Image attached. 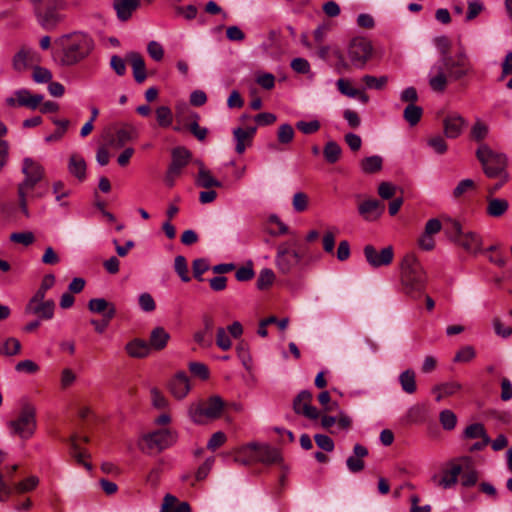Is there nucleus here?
Here are the masks:
<instances>
[{
  "label": "nucleus",
  "instance_id": "obj_1",
  "mask_svg": "<svg viewBox=\"0 0 512 512\" xmlns=\"http://www.w3.org/2000/svg\"><path fill=\"white\" fill-rule=\"evenodd\" d=\"M434 76L429 79V85L433 91L443 92L446 89L448 78L459 80L473 72V65L465 51H460L456 58L451 55L440 57L432 67Z\"/></svg>",
  "mask_w": 512,
  "mask_h": 512
},
{
  "label": "nucleus",
  "instance_id": "obj_2",
  "mask_svg": "<svg viewBox=\"0 0 512 512\" xmlns=\"http://www.w3.org/2000/svg\"><path fill=\"white\" fill-rule=\"evenodd\" d=\"M22 173L24 180L18 184L17 194L19 207L25 217H29L28 200L41 198L44 192L38 191V184L44 176V168L31 158L23 160Z\"/></svg>",
  "mask_w": 512,
  "mask_h": 512
},
{
  "label": "nucleus",
  "instance_id": "obj_3",
  "mask_svg": "<svg viewBox=\"0 0 512 512\" xmlns=\"http://www.w3.org/2000/svg\"><path fill=\"white\" fill-rule=\"evenodd\" d=\"M62 50L61 63L72 66L84 60L92 52L94 42L92 38L82 32L63 35L56 40Z\"/></svg>",
  "mask_w": 512,
  "mask_h": 512
},
{
  "label": "nucleus",
  "instance_id": "obj_4",
  "mask_svg": "<svg viewBox=\"0 0 512 512\" xmlns=\"http://www.w3.org/2000/svg\"><path fill=\"white\" fill-rule=\"evenodd\" d=\"M308 247L298 238H291L277 246L275 265L281 274L297 270L305 261Z\"/></svg>",
  "mask_w": 512,
  "mask_h": 512
},
{
  "label": "nucleus",
  "instance_id": "obj_5",
  "mask_svg": "<svg viewBox=\"0 0 512 512\" xmlns=\"http://www.w3.org/2000/svg\"><path fill=\"white\" fill-rule=\"evenodd\" d=\"M426 274L414 254H407L401 262V284L405 293L413 298L419 297L426 287Z\"/></svg>",
  "mask_w": 512,
  "mask_h": 512
},
{
  "label": "nucleus",
  "instance_id": "obj_6",
  "mask_svg": "<svg viewBox=\"0 0 512 512\" xmlns=\"http://www.w3.org/2000/svg\"><path fill=\"white\" fill-rule=\"evenodd\" d=\"M476 157L488 178H497L498 175L508 173L507 156L504 153L494 151L487 144L482 143L479 145L476 150Z\"/></svg>",
  "mask_w": 512,
  "mask_h": 512
},
{
  "label": "nucleus",
  "instance_id": "obj_7",
  "mask_svg": "<svg viewBox=\"0 0 512 512\" xmlns=\"http://www.w3.org/2000/svg\"><path fill=\"white\" fill-rule=\"evenodd\" d=\"M225 407L220 396L214 395L207 400L192 403L189 406L188 414L196 424H204L207 420L218 419Z\"/></svg>",
  "mask_w": 512,
  "mask_h": 512
},
{
  "label": "nucleus",
  "instance_id": "obj_8",
  "mask_svg": "<svg viewBox=\"0 0 512 512\" xmlns=\"http://www.w3.org/2000/svg\"><path fill=\"white\" fill-rule=\"evenodd\" d=\"M177 441V434L170 429H159L144 434L139 441V448L147 454L160 453Z\"/></svg>",
  "mask_w": 512,
  "mask_h": 512
},
{
  "label": "nucleus",
  "instance_id": "obj_9",
  "mask_svg": "<svg viewBox=\"0 0 512 512\" xmlns=\"http://www.w3.org/2000/svg\"><path fill=\"white\" fill-rule=\"evenodd\" d=\"M8 427L13 435H18L22 439H29L36 430V409L26 403L22 406L18 417L8 422Z\"/></svg>",
  "mask_w": 512,
  "mask_h": 512
},
{
  "label": "nucleus",
  "instance_id": "obj_10",
  "mask_svg": "<svg viewBox=\"0 0 512 512\" xmlns=\"http://www.w3.org/2000/svg\"><path fill=\"white\" fill-rule=\"evenodd\" d=\"M172 161L165 175V183L173 187L175 180L180 176L182 170L188 165L192 157L191 152L185 147H176L171 152Z\"/></svg>",
  "mask_w": 512,
  "mask_h": 512
},
{
  "label": "nucleus",
  "instance_id": "obj_11",
  "mask_svg": "<svg viewBox=\"0 0 512 512\" xmlns=\"http://www.w3.org/2000/svg\"><path fill=\"white\" fill-rule=\"evenodd\" d=\"M38 24L45 30H53L62 21L58 8L40 4V0H29Z\"/></svg>",
  "mask_w": 512,
  "mask_h": 512
},
{
  "label": "nucleus",
  "instance_id": "obj_12",
  "mask_svg": "<svg viewBox=\"0 0 512 512\" xmlns=\"http://www.w3.org/2000/svg\"><path fill=\"white\" fill-rule=\"evenodd\" d=\"M372 50L370 41L356 38L349 45L348 56L355 67L363 68L371 57Z\"/></svg>",
  "mask_w": 512,
  "mask_h": 512
},
{
  "label": "nucleus",
  "instance_id": "obj_13",
  "mask_svg": "<svg viewBox=\"0 0 512 512\" xmlns=\"http://www.w3.org/2000/svg\"><path fill=\"white\" fill-rule=\"evenodd\" d=\"M363 253L368 264L373 268L388 266L394 258L392 246H387L378 251L373 245L368 244L364 247Z\"/></svg>",
  "mask_w": 512,
  "mask_h": 512
},
{
  "label": "nucleus",
  "instance_id": "obj_14",
  "mask_svg": "<svg viewBox=\"0 0 512 512\" xmlns=\"http://www.w3.org/2000/svg\"><path fill=\"white\" fill-rule=\"evenodd\" d=\"M313 395L308 390L300 391L293 400V411L297 415L304 416L310 420L319 418L318 409L312 405Z\"/></svg>",
  "mask_w": 512,
  "mask_h": 512
},
{
  "label": "nucleus",
  "instance_id": "obj_15",
  "mask_svg": "<svg viewBox=\"0 0 512 512\" xmlns=\"http://www.w3.org/2000/svg\"><path fill=\"white\" fill-rule=\"evenodd\" d=\"M44 99L42 94H32L28 89L22 88L14 92V96L6 99L9 107H26L35 110Z\"/></svg>",
  "mask_w": 512,
  "mask_h": 512
},
{
  "label": "nucleus",
  "instance_id": "obj_16",
  "mask_svg": "<svg viewBox=\"0 0 512 512\" xmlns=\"http://www.w3.org/2000/svg\"><path fill=\"white\" fill-rule=\"evenodd\" d=\"M468 122L465 118H463L458 113L448 114L443 119V131L447 138L456 139L458 138L464 128L467 126Z\"/></svg>",
  "mask_w": 512,
  "mask_h": 512
},
{
  "label": "nucleus",
  "instance_id": "obj_17",
  "mask_svg": "<svg viewBox=\"0 0 512 512\" xmlns=\"http://www.w3.org/2000/svg\"><path fill=\"white\" fill-rule=\"evenodd\" d=\"M137 138V129L133 125L126 123L116 130L115 134L108 140V143L114 148H122L128 142Z\"/></svg>",
  "mask_w": 512,
  "mask_h": 512
},
{
  "label": "nucleus",
  "instance_id": "obj_18",
  "mask_svg": "<svg viewBox=\"0 0 512 512\" xmlns=\"http://www.w3.org/2000/svg\"><path fill=\"white\" fill-rule=\"evenodd\" d=\"M55 302L48 299L47 302L27 303L25 313L35 315L41 320H50L54 317Z\"/></svg>",
  "mask_w": 512,
  "mask_h": 512
},
{
  "label": "nucleus",
  "instance_id": "obj_19",
  "mask_svg": "<svg viewBox=\"0 0 512 512\" xmlns=\"http://www.w3.org/2000/svg\"><path fill=\"white\" fill-rule=\"evenodd\" d=\"M384 209V204L377 199L365 200L358 206L359 214L366 221L377 220L383 214Z\"/></svg>",
  "mask_w": 512,
  "mask_h": 512
},
{
  "label": "nucleus",
  "instance_id": "obj_20",
  "mask_svg": "<svg viewBox=\"0 0 512 512\" xmlns=\"http://www.w3.org/2000/svg\"><path fill=\"white\" fill-rule=\"evenodd\" d=\"M203 329L194 333V341L203 348L211 347L213 344L212 331L214 328V319L210 315L202 317Z\"/></svg>",
  "mask_w": 512,
  "mask_h": 512
},
{
  "label": "nucleus",
  "instance_id": "obj_21",
  "mask_svg": "<svg viewBox=\"0 0 512 512\" xmlns=\"http://www.w3.org/2000/svg\"><path fill=\"white\" fill-rule=\"evenodd\" d=\"M169 391L176 399H183L189 393L191 387L189 378L184 372L177 373L169 382Z\"/></svg>",
  "mask_w": 512,
  "mask_h": 512
},
{
  "label": "nucleus",
  "instance_id": "obj_22",
  "mask_svg": "<svg viewBox=\"0 0 512 512\" xmlns=\"http://www.w3.org/2000/svg\"><path fill=\"white\" fill-rule=\"evenodd\" d=\"M282 460V455L277 448L256 444V462L273 465L282 463Z\"/></svg>",
  "mask_w": 512,
  "mask_h": 512
},
{
  "label": "nucleus",
  "instance_id": "obj_23",
  "mask_svg": "<svg viewBox=\"0 0 512 512\" xmlns=\"http://www.w3.org/2000/svg\"><path fill=\"white\" fill-rule=\"evenodd\" d=\"M353 453L352 456L348 457L346 465L350 472L358 473L364 469L363 458L368 455V449L361 444H355Z\"/></svg>",
  "mask_w": 512,
  "mask_h": 512
},
{
  "label": "nucleus",
  "instance_id": "obj_24",
  "mask_svg": "<svg viewBox=\"0 0 512 512\" xmlns=\"http://www.w3.org/2000/svg\"><path fill=\"white\" fill-rule=\"evenodd\" d=\"M127 59L131 64L135 81L138 84H142L147 78L146 65L143 57L137 52H130L127 54Z\"/></svg>",
  "mask_w": 512,
  "mask_h": 512
},
{
  "label": "nucleus",
  "instance_id": "obj_25",
  "mask_svg": "<svg viewBox=\"0 0 512 512\" xmlns=\"http://www.w3.org/2000/svg\"><path fill=\"white\" fill-rule=\"evenodd\" d=\"M456 243L469 253L476 254L481 251L482 238L475 232L462 233Z\"/></svg>",
  "mask_w": 512,
  "mask_h": 512
},
{
  "label": "nucleus",
  "instance_id": "obj_26",
  "mask_svg": "<svg viewBox=\"0 0 512 512\" xmlns=\"http://www.w3.org/2000/svg\"><path fill=\"white\" fill-rule=\"evenodd\" d=\"M140 6V0H114L113 7L120 21H127Z\"/></svg>",
  "mask_w": 512,
  "mask_h": 512
},
{
  "label": "nucleus",
  "instance_id": "obj_27",
  "mask_svg": "<svg viewBox=\"0 0 512 512\" xmlns=\"http://www.w3.org/2000/svg\"><path fill=\"white\" fill-rule=\"evenodd\" d=\"M233 460L240 465L256 463V443H249L236 450Z\"/></svg>",
  "mask_w": 512,
  "mask_h": 512
},
{
  "label": "nucleus",
  "instance_id": "obj_28",
  "mask_svg": "<svg viewBox=\"0 0 512 512\" xmlns=\"http://www.w3.org/2000/svg\"><path fill=\"white\" fill-rule=\"evenodd\" d=\"M486 200V213L490 217L498 218L503 216L508 211L509 203L506 199L486 196Z\"/></svg>",
  "mask_w": 512,
  "mask_h": 512
},
{
  "label": "nucleus",
  "instance_id": "obj_29",
  "mask_svg": "<svg viewBox=\"0 0 512 512\" xmlns=\"http://www.w3.org/2000/svg\"><path fill=\"white\" fill-rule=\"evenodd\" d=\"M169 339L170 335L163 327H156L151 331L149 342L147 343L150 349L160 351L166 347Z\"/></svg>",
  "mask_w": 512,
  "mask_h": 512
},
{
  "label": "nucleus",
  "instance_id": "obj_30",
  "mask_svg": "<svg viewBox=\"0 0 512 512\" xmlns=\"http://www.w3.org/2000/svg\"><path fill=\"white\" fill-rule=\"evenodd\" d=\"M125 350L130 357L144 358L148 356L150 347L145 340L136 338L126 344Z\"/></svg>",
  "mask_w": 512,
  "mask_h": 512
},
{
  "label": "nucleus",
  "instance_id": "obj_31",
  "mask_svg": "<svg viewBox=\"0 0 512 512\" xmlns=\"http://www.w3.org/2000/svg\"><path fill=\"white\" fill-rule=\"evenodd\" d=\"M86 167V162L82 156L77 154H73L70 156L68 170L70 174L75 176L79 181L85 180Z\"/></svg>",
  "mask_w": 512,
  "mask_h": 512
},
{
  "label": "nucleus",
  "instance_id": "obj_32",
  "mask_svg": "<svg viewBox=\"0 0 512 512\" xmlns=\"http://www.w3.org/2000/svg\"><path fill=\"white\" fill-rule=\"evenodd\" d=\"M160 512H191V508L188 502L178 503L175 496L167 494L164 497Z\"/></svg>",
  "mask_w": 512,
  "mask_h": 512
},
{
  "label": "nucleus",
  "instance_id": "obj_33",
  "mask_svg": "<svg viewBox=\"0 0 512 512\" xmlns=\"http://www.w3.org/2000/svg\"><path fill=\"white\" fill-rule=\"evenodd\" d=\"M70 450L71 456L75 458L78 464L83 465L89 471L92 469V465L84 460L89 457V454L86 450L80 448L76 436L70 438Z\"/></svg>",
  "mask_w": 512,
  "mask_h": 512
},
{
  "label": "nucleus",
  "instance_id": "obj_34",
  "mask_svg": "<svg viewBox=\"0 0 512 512\" xmlns=\"http://www.w3.org/2000/svg\"><path fill=\"white\" fill-rule=\"evenodd\" d=\"M462 385L459 382L451 381L442 383L433 388V392H438L436 396V401H441L444 397L452 396L460 391Z\"/></svg>",
  "mask_w": 512,
  "mask_h": 512
},
{
  "label": "nucleus",
  "instance_id": "obj_35",
  "mask_svg": "<svg viewBox=\"0 0 512 512\" xmlns=\"http://www.w3.org/2000/svg\"><path fill=\"white\" fill-rule=\"evenodd\" d=\"M196 184L199 187H203L209 189L211 187H221L222 183L215 179L211 172L207 170L203 164L200 165L198 177L196 179Z\"/></svg>",
  "mask_w": 512,
  "mask_h": 512
},
{
  "label": "nucleus",
  "instance_id": "obj_36",
  "mask_svg": "<svg viewBox=\"0 0 512 512\" xmlns=\"http://www.w3.org/2000/svg\"><path fill=\"white\" fill-rule=\"evenodd\" d=\"M383 159L381 156L373 155L362 159L360 167L366 174H372L382 169Z\"/></svg>",
  "mask_w": 512,
  "mask_h": 512
},
{
  "label": "nucleus",
  "instance_id": "obj_37",
  "mask_svg": "<svg viewBox=\"0 0 512 512\" xmlns=\"http://www.w3.org/2000/svg\"><path fill=\"white\" fill-rule=\"evenodd\" d=\"M399 382L403 391L408 394H413L417 389L415 372L411 369H407L400 374Z\"/></svg>",
  "mask_w": 512,
  "mask_h": 512
},
{
  "label": "nucleus",
  "instance_id": "obj_38",
  "mask_svg": "<svg viewBox=\"0 0 512 512\" xmlns=\"http://www.w3.org/2000/svg\"><path fill=\"white\" fill-rule=\"evenodd\" d=\"M422 115V107L415 104H408L403 111V117L410 126L417 125L420 122Z\"/></svg>",
  "mask_w": 512,
  "mask_h": 512
},
{
  "label": "nucleus",
  "instance_id": "obj_39",
  "mask_svg": "<svg viewBox=\"0 0 512 512\" xmlns=\"http://www.w3.org/2000/svg\"><path fill=\"white\" fill-rule=\"evenodd\" d=\"M341 153L342 149L335 141L327 142L323 149L325 160L330 164L336 163L340 159Z\"/></svg>",
  "mask_w": 512,
  "mask_h": 512
},
{
  "label": "nucleus",
  "instance_id": "obj_40",
  "mask_svg": "<svg viewBox=\"0 0 512 512\" xmlns=\"http://www.w3.org/2000/svg\"><path fill=\"white\" fill-rule=\"evenodd\" d=\"M461 472L462 467L460 465H452L450 469L444 471L440 484L444 488H450L457 483V479Z\"/></svg>",
  "mask_w": 512,
  "mask_h": 512
},
{
  "label": "nucleus",
  "instance_id": "obj_41",
  "mask_svg": "<svg viewBox=\"0 0 512 512\" xmlns=\"http://www.w3.org/2000/svg\"><path fill=\"white\" fill-rule=\"evenodd\" d=\"M174 269L177 275L180 277V279L187 283L191 280V277L189 275V269L187 265V260L184 256L178 255L175 257L174 260Z\"/></svg>",
  "mask_w": 512,
  "mask_h": 512
},
{
  "label": "nucleus",
  "instance_id": "obj_42",
  "mask_svg": "<svg viewBox=\"0 0 512 512\" xmlns=\"http://www.w3.org/2000/svg\"><path fill=\"white\" fill-rule=\"evenodd\" d=\"M465 439H477L489 437L482 423H473L467 426L463 432Z\"/></svg>",
  "mask_w": 512,
  "mask_h": 512
},
{
  "label": "nucleus",
  "instance_id": "obj_43",
  "mask_svg": "<svg viewBox=\"0 0 512 512\" xmlns=\"http://www.w3.org/2000/svg\"><path fill=\"white\" fill-rule=\"evenodd\" d=\"M233 135L236 140L235 151L238 154H243L244 151L246 150V147L252 144V141L246 135V133H244V129L240 127L234 129Z\"/></svg>",
  "mask_w": 512,
  "mask_h": 512
},
{
  "label": "nucleus",
  "instance_id": "obj_44",
  "mask_svg": "<svg viewBox=\"0 0 512 512\" xmlns=\"http://www.w3.org/2000/svg\"><path fill=\"white\" fill-rule=\"evenodd\" d=\"M388 76L364 75L362 81L368 89L382 90L388 83Z\"/></svg>",
  "mask_w": 512,
  "mask_h": 512
},
{
  "label": "nucleus",
  "instance_id": "obj_45",
  "mask_svg": "<svg viewBox=\"0 0 512 512\" xmlns=\"http://www.w3.org/2000/svg\"><path fill=\"white\" fill-rule=\"evenodd\" d=\"M275 280V273L270 268H264L260 271L257 278V288L259 290L267 289L273 284Z\"/></svg>",
  "mask_w": 512,
  "mask_h": 512
},
{
  "label": "nucleus",
  "instance_id": "obj_46",
  "mask_svg": "<svg viewBox=\"0 0 512 512\" xmlns=\"http://www.w3.org/2000/svg\"><path fill=\"white\" fill-rule=\"evenodd\" d=\"M116 315V308L115 306H110V309H108V311H106V313L104 314V318L102 321H98V320H91V324L94 326L95 330L98 332V333H103L108 325H109V322L111 319H113Z\"/></svg>",
  "mask_w": 512,
  "mask_h": 512
},
{
  "label": "nucleus",
  "instance_id": "obj_47",
  "mask_svg": "<svg viewBox=\"0 0 512 512\" xmlns=\"http://www.w3.org/2000/svg\"><path fill=\"white\" fill-rule=\"evenodd\" d=\"M157 122L161 127H168L173 120L172 111L167 106H160L156 109Z\"/></svg>",
  "mask_w": 512,
  "mask_h": 512
},
{
  "label": "nucleus",
  "instance_id": "obj_48",
  "mask_svg": "<svg viewBox=\"0 0 512 512\" xmlns=\"http://www.w3.org/2000/svg\"><path fill=\"white\" fill-rule=\"evenodd\" d=\"M21 343L16 338H8L3 343L0 353L6 356H13L20 352Z\"/></svg>",
  "mask_w": 512,
  "mask_h": 512
},
{
  "label": "nucleus",
  "instance_id": "obj_49",
  "mask_svg": "<svg viewBox=\"0 0 512 512\" xmlns=\"http://www.w3.org/2000/svg\"><path fill=\"white\" fill-rule=\"evenodd\" d=\"M439 421L445 430H453L457 424V417L453 411L446 409L440 413Z\"/></svg>",
  "mask_w": 512,
  "mask_h": 512
},
{
  "label": "nucleus",
  "instance_id": "obj_50",
  "mask_svg": "<svg viewBox=\"0 0 512 512\" xmlns=\"http://www.w3.org/2000/svg\"><path fill=\"white\" fill-rule=\"evenodd\" d=\"M488 131V126L478 119L471 128V137L473 140L481 142L487 137Z\"/></svg>",
  "mask_w": 512,
  "mask_h": 512
},
{
  "label": "nucleus",
  "instance_id": "obj_51",
  "mask_svg": "<svg viewBox=\"0 0 512 512\" xmlns=\"http://www.w3.org/2000/svg\"><path fill=\"white\" fill-rule=\"evenodd\" d=\"M294 129L290 124H282L278 128L277 139L281 144H289L294 138Z\"/></svg>",
  "mask_w": 512,
  "mask_h": 512
},
{
  "label": "nucleus",
  "instance_id": "obj_52",
  "mask_svg": "<svg viewBox=\"0 0 512 512\" xmlns=\"http://www.w3.org/2000/svg\"><path fill=\"white\" fill-rule=\"evenodd\" d=\"M309 204L308 195L304 192H297L292 199V206L295 212L301 213L307 210Z\"/></svg>",
  "mask_w": 512,
  "mask_h": 512
},
{
  "label": "nucleus",
  "instance_id": "obj_53",
  "mask_svg": "<svg viewBox=\"0 0 512 512\" xmlns=\"http://www.w3.org/2000/svg\"><path fill=\"white\" fill-rule=\"evenodd\" d=\"M110 306H114L104 298H93L88 303V308L93 313H103V315L110 309Z\"/></svg>",
  "mask_w": 512,
  "mask_h": 512
},
{
  "label": "nucleus",
  "instance_id": "obj_54",
  "mask_svg": "<svg viewBox=\"0 0 512 512\" xmlns=\"http://www.w3.org/2000/svg\"><path fill=\"white\" fill-rule=\"evenodd\" d=\"M53 123L55 125H57L58 128L53 134H51L45 138V140L47 142L61 139L63 137V135L66 133L68 126H69V120H66V119H63V120L53 119Z\"/></svg>",
  "mask_w": 512,
  "mask_h": 512
},
{
  "label": "nucleus",
  "instance_id": "obj_55",
  "mask_svg": "<svg viewBox=\"0 0 512 512\" xmlns=\"http://www.w3.org/2000/svg\"><path fill=\"white\" fill-rule=\"evenodd\" d=\"M10 240L14 243H19L24 246H29L34 243L35 236L31 231L15 232L10 235Z\"/></svg>",
  "mask_w": 512,
  "mask_h": 512
},
{
  "label": "nucleus",
  "instance_id": "obj_56",
  "mask_svg": "<svg viewBox=\"0 0 512 512\" xmlns=\"http://www.w3.org/2000/svg\"><path fill=\"white\" fill-rule=\"evenodd\" d=\"M39 483V479L36 476H30L23 481L17 483L14 487V491L17 493H25L32 491L36 488Z\"/></svg>",
  "mask_w": 512,
  "mask_h": 512
},
{
  "label": "nucleus",
  "instance_id": "obj_57",
  "mask_svg": "<svg viewBox=\"0 0 512 512\" xmlns=\"http://www.w3.org/2000/svg\"><path fill=\"white\" fill-rule=\"evenodd\" d=\"M12 65L18 72L25 70L28 66V52L24 49L17 52L13 57Z\"/></svg>",
  "mask_w": 512,
  "mask_h": 512
},
{
  "label": "nucleus",
  "instance_id": "obj_58",
  "mask_svg": "<svg viewBox=\"0 0 512 512\" xmlns=\"http://www.w3.org/2000/svg\"><path fill=\"white\" fill-rule=\"evenodd\" d=\"M216 345L223 351L229 350L232 346V341L223 327L217 329Z\"/></svg>",
  "mask_w": 512,
  "mask_h": 512
},
{
  "label": "nucleus",
  "instance_id": "obj_59",
  "mask_svg": "<svg viewBox=\"0 0 512 512\" xmlns=\"http://www.w3.org/2000/svg\"><path fill=\"white\" fill-rule=\"evenodd\" d=\"M427 145L440 155L444 154L448 149L446 141L440 135L429 138L427 140Z\"/></svg>",
  "mask_w": 512,
  "mask_h": 512
},
{
  "label": "nucleus",
  "instance_id": "obj_60",
  "mask_svg": "<svg viewBox=\"0 0 512 512\" xmlns=\"http://www.w3.org/2000/svg\"><path fill=\"white\" fill-rule=\"evenodd\" d=\"M32 78L36 83H49L52 80V73L47 68L36 66L33 69Z\"/></svg>",
  "mask_w": 512,
  "mask_h": 512
},
{
  "label": "nucleus",
  "instance_id": "obj_61",
  "mask_svg": "<svg viewBox=\"0 0 512 512\" xmlns=\"http://www.w3.org/2000/svg\"><path fill=\"white\" fill-rule=\"evenodd\" d=\"M337 88L340 91L341 94L350 97V98H356L359 94V90L356 88H353L350 85V82L346 79L340 78L336 82Z\"/></svg>",
  "mask_w": 512,
  "mask_h": 512
},
{
  "label": "nucleus",
  "instance_id": "obj_62",
  "mask_svg": "<svg viewBox=\"0 0 512 512\" xmlns=\"http://www.w3.org/2000/svg\"><path fill=\"white\" fill-rule=\"evenodd\" d=\"M475 189V182L472 179H463L453 190V197L458 199L466 192Z\"/></svg>",
  "mask_w": 512,
  "mask_h": 512
},
{
  "label": "nucleus",
  "instance_id": "obj_63",
  "mask_svg": "<svg viewBox=\"0 0 512 512\" xmlns=\"http://www.w3.org/2000/svg\"><path fill=\"white\" fill-rule=\"evenodd\" d=\"M320 122L318 120H312L309 122L298 121L296 128L306 135L314 134L320 129Z\"/></svg>",
  "mask_w": 512,
  "mask_h": 512
},
{
  "label": "nucleus",
  "instance_id": "obj_64",
  "mask_svg": "<svg viewBox=\"0 0 512 512\" xmlns=\"http://www.w3.org/2000/svg\"><path fill=\"white\" fill-rule=\"evenodd\" d=\"M445 233L456 243V239L463 233L461 224L458 221L450 220L445 226Z\"/></svg>",
  "mask_w": 512,
  "mask_h": 512
}]
</instances>
